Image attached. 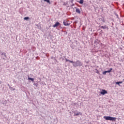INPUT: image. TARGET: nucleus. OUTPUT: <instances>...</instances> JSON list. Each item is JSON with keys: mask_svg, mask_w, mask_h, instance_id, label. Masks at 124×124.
<instances>
[{"mask_svg": "<svg viewBox=\"0 0 124 124\" xmlns=\"http://www.w3.org/2000/svg\"><path fill=\"white\" fill-rule=\"evenodd\" d=\"M95 70H96V73H97V74H99V71H98V70H97V69H96Z\"/></svg>", "mask_w": 124, "mask_h": 124, "instance_id": "dca6fc26", "label": "nucleus"}, {"mask_svg": "<svg viewBox=\"0 0 124 124\" xmlns=\"http://www.w3.org/2000/svg\"><path fill=\"white\" fill-rule=\"evenodd\" d=\"M73 66L75 67H77V66H81L82 65V62H81L79 61V60H78L77 62H74L73 63Z\"/></svg>", "mask_w": 124, "mask_h": 124, "instance_id": "f03ea898", "label": "nucleus"}, {"mask_svg": "<svg viewBox=\"0 0 124 124\" xmlns=\"http://www.w3.org/2000/svg\"><path fill=\"white\" fill-rule=\"evenodd\" d=\"M66 62H70V60H68V59H66Z\"/></svg>", "mask_w": 124, "mask_h": 124, "instance_id": "a211bd4d", "label": "nucleus"}, {"mask_svg": "<svg viewBox=\"0 0 124 124\" xmlns=\"http://www.w3.org/2000/svg\"><path fill=\"white\" fill-rule=\"evenodd\" d=\"M100 93L103 95H104V94H106V93H107V91L105 90H102V92H101Z\"/></svg>", "mask_w": 124, "mask_h": 124, "instance_id": "20e7f679", "label": "nucleus"}, {"mask_svg": "<svg viewBox=\"0 0 124 124\" xmlns=\"http://www.w3.org/2000/svg\"><path fill=\"white\" fill-rule=\"evenodd\" d=\"M44 1H46V2H47V3H49V4H51V2H50V0H44Z\"/></svg>", "mask_w": 124, "mask_h": 124, "instance_id": "ddd939ff", "label": "nucleus"}, {"mask_svg": "<svg viewBox=\"0 0 124 124\" xmlns=\"http://www.w3.org/2000/svg\"><path fill=\"white\" fill-rule=\"evenodd\" d=\"M100 29H106V26H100Z\"/></svg>", "mask_w": 124, "mask_h": 124, "instance_id": "2eb2a0df", "label": "nucleus"}, {"mask_svg": "<svg viewBox=\"0 0 124 124\" xmlns=\"http://www.w3.org/2000/svg\"><path fill=\"white\" fill-rule=\"evenodd\" d=\"M29 19H30V17H28V16L24 18V20H29Z\"/></svg>", "mask_w": 124, "mask_h": 124, "instance_id": "4468645a", "label": "nucleus"}, {"mask_svg": "<svg viewBox=\"0 0 124 124\" xmlns=\"http://www.w3.org/2000/svg\"><path fill=\"white\" fill-rule=\"evenodd\" d=\"M104 119H105L106 121H116V118L112 117L111 116H104Z\"/></svg>", "mask_w": 124, "mask_h": 124, "instance_id": "f257e3e1", "label": "nucleus"}, {"mask_svg": "<svg viewBox=\"0 0 124 124\" xmlns=\"http://www.w3.org/2000/svg\"><path fill=\"white\" fill-rule=\"evenodd\" d=\"M60 26V22H56V23L53 25V28H56V27H58Z\"/></svg>", "mask_w": 124, "mask_h": 124, "instance_id": "423d86ee", "label": "nucleus"}, {"mask_svg": "<svg viewBox=\"0 0 124 124\" xmlns=\"http://www.w3.org/2000/svg\"><path fill=\"white\" fill-rule=\"evenodd\" d=\"M70 62H71V63H74L75 62H74L73 61H69Z\"/></svg>", "mask_w": 124, "mask_h": 124, "instance_id": "f3484780", "label": "nucleus"}, {"mask_svg": "<svg viewBox=\"0 0 124 124\" xmlns=\"http://www.w3.org/2000/svg\"><path fill=\"white\" fill-rule=\"evenodd\" d=\"M28 80H31L32 82H33V81H34V78L29 77Z\"/></svg>", "mask_w": 124, "mask_h": 124, "instance_id": "9d476101", "label": "nucleus"}, {"mask_svg": "<svg viewBox=\"0 0 124 124\" xmlns=\"http://www.w3.org/2000/svg\"><path fill=\"white\" fill-rule=\"evenodd\" d=\"M79 3H80V4H83V3H84V0H80Z\"/></svg>", "mask_w": 124, "mask_h": 124, "instance_id": "f8f14e48", "label": "nucleus"}, {"mask_svg": "<svg viewBox=\"0 0 124 124\" xmlns=\"http://www.w3.org/2000/svg\"><path fill=\"white\" fill-rule=\"evenodd\" d=\"M13 91H15V88H14Z\"/></svg>", "mask_w": 124, "mask_h": 124, "instance_id": "aec40b11", "label": "nucleus"}, {"mask_svg": "<svg viewBox=\"0 0 124 124\" xmlns=\"http://www.w3.org/2000/svg\"><path fill=\"white\" fill-rule=\"evenodd\" d=\"M1 56H4L5 58H7V56L6 55V53H1Z\"/></svg>", "mask_w": 124, "mask_h": 124, "instance_id": "9b49d317", "label": "nucleus"}, {"mask_svg": "<svg viewBox=\"0 0 124 124\" xmlns=\"http://www.w3.org/2000/svg\"><path fill=\"white\" fill-rule=\"evenodd\" d=\"M76 12H77V13H78V14H80V13H81V11H80V9L78 8L76 9Z\"/></svg>", "mask_w": 124, "mask_h": 124, "instance_id": "0eeeda50", "label": "nucleus"}, {"mask_svg": "<svg viewBox=\"0 0 124 124\" xmlns=\"http://www.w3.org/2000/svg\"><path fill=\"white\" fill-rule=\"evenodd\" d=\"M79 115L82 116V113L81 112L75 113L74 116H79Z\"/></svg>", "mask_w": 124, "mask_h": 124, "instance_id": "6e6552de", "label": "nucleus"}, {"mask_svg": "<svg viewBox=\"0 0 124 124\" xmlns=\"http://www.w3.org/2000/svg\"><path fill=\"white\" fill-rule=\"evenodd\" d=\"M122 83H123V81H117L116 82V84H117V85H118V86H121L120 84H122Z\"/></svg>", "mask_w": 124, "mask_h": 124, "instance_id": "1a4fd4ad", "label": "nucleus"}, {"mask_svg": "<svg viewBox=\"0 0 124 124\" xmlns=\"http://www.w3.org/2000/svg\"><path fill=\"white\" fill-rule=\"evenodd\" d=\"M0 83H1V81H0Z\"/></svg>", "mask_w": 124, "mask_h": 124, "instance_id": "412c9836", "label": "nucleus"}, {"mask_svg": "<svg viewBox=\"0 0 124 124\" xmlns=\"http://www.w3.org/2000/svg\"><path fill=\"white\" fill-rule=\"evenodd\" d=\"M112 70H113L112 68H110L109 70L105 71L103 72V75H106V73H110V72H111V71H112Z\"/></svg>", "mask_w": 124, "mask_h": 124, "instance_id": "7ed1b4c3", "label": "nucleus"}, {"mask_svg": "<svg viewBox=\"0 0 124 124\" xmlns=\"http://www.w3.org/2000/svg\"><path fill=\"white\" fill-rule=\"evenodd\" d=\"M2 60H4V61H5V58H2Z\"/></svg>", "mask_w": 124, "mask_h": 124, "instance_id": "6ab92c4d", "label": "nucleus"}, {"mask_svg": "<svg viewBox=\"0 0 124 124\" xmlns=\"http://www.w3.org/2000/svg\"><path fill=\"white\" fill-rule=\"evenodd\" d=\"M64 26H70V23H68V21H65L63 22Z\"/></svg>", "mask_w": 124, "mask_h": 124, "instance_id": "39448f33", "label": "nucleus"}]
</instances>
